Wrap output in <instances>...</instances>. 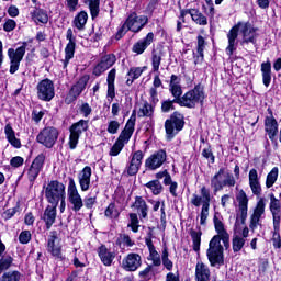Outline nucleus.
I'll use <instances>...</instances> for the list:
<instances>
[{
  "instance_id": "1",
  "label": "nucleus",
  "mask_w": 281,
  "mask_h": 281,
  "mask_svg": "<svg viewBox=\"0 0 281 281\" xmlns=\"http://www.w3.org/2000/svg\"><path fill=\"white\" fill-rule=\"evenodd\" d=\"M213 223L217 235L213 236L210 240L206 256L211 267L221 269V267L225 265V254L223 245L225 249L229 247V233H227V231L225 229V224H223V217L221 216V214L215 213L213 217ZM221 240L223 245H221Z\"/></svg>"
},
{
  "instance_id": "2",
  "label": "nucleus",
  "mask_w": 281,
  "mask_h": 281,
  "mask_svg": "<svg viewBox=\"0 0 281 281\" xmlns=\"http://www.w3.org/2000/svg\"><path fill=\"white\" fill-rule=\"evenodd\" d=\"M238 31L243 35L241 43H256V38L258 36L256 32L258 31V27H254L249 22H239L233 26L227 34L228 46L226 47V53L228 56H232L234 52H236V47L238 45Z\"/></svg>"
},
{
  "instance_id": "3",
  "label": "nucleus",
  "mask_w": 281,
  "mask_h": 281,
  "mask_svg": "<svg viewBox=\"0 0 281 281\" xmlns=\"http://www.w3.org/2000/svg\"><path fill=\"white\" fill-rule=\"evenodd\" d=\"M190 203L191 205H194V207H201L202 205L199 215L200 225H202V227H205L207 225V217L210 216V203H212V193L210 192V189L203 186L200 189V195L196 193L192 194Z\"/></svg>"
},
{
  "instance_id": "4",
  "label": "nucleus",
  "mask_w": 281,
  "mask_h": 281,
  "mask_svg": "<svg viewBox=\"0 0 281 281\" xmlns=\"http://www.w3.org/2000/svg\"><path fill=\"white\" fill-rule=\"evenodd\" d=\"M146 25H148V18L146 15H137L136 12H132L125 20L122 27L117 31L116 40L120 41L126 32H134V34H138V32H142Z\"/></svg>"
},
{
  "instance_id": "5",
  "label": "nucleus",
  "mask_w": 281,
  "mask_h": 281,
  "mask_svg": "<svg viewBox=\"0 0 281 281\" xmlns=\"http://www.w3.org/2000/svg\"><path fill=\"white\" fill-rule=\"evenodd\" d=\"M203 100H205V92L203 91V87L198 85L186 92L181 99H178V104L187 109H194L196 104H203Z\"/></svg>"
},
{
  "instance_id": "6",
  "label": "nucleus",
  "mask_w": 281,
  "mask_h": 281,
  "mask_svg": "<svg viewBox=\"0 0 281 281\" xmlns=\"http://www.w3.org/2000/svg\"><path fill=\"white\" fill-rule=\"evenodd\" d=\"M236 186V178L229 172H225L224 168H221L212 178H211V188L216 194L221 192L223 188H234Z\"/></svg>"
},
{
  "instance_id": "7",
  "label": "nucleus",
  "mask_w": 281,
  "mask_h": 281,
  "mask_svg": "<svg viewBox=\"0 0 281 281\" xmlns=\"http://www.w3.org/2000/svg\"><path fill=\"white\" fill-rule=\"evenodd\" d=\"M45 196L46 201H48L50 205H58V203H60V199L67 196V193L65 192V184L58 180L48 182L45 187Z\"/></svg>"
},
{
  "instance_id": "8",
  "label": "nucleus",
  "mask_w": 281,
  "mask_h": 281,
  "mask_svg": "<svg viewBox=\"0 0 281 281\" xmlns=\"http://www.w3.org/2000/svg\"><path fill=\"white\" fill-rule=\"evenodd\" d=\"M161 66V54L153 52L151 54V67L153 71L157 74L154 77V88H150L149 95L150 100L154 104H157L159 102V98L157 97V89L161 87V78H159V67Z\"/></svg>"
},
{
  "instance_id": "9",
  "label": "nucleus",
  "mask_w": 281,
  "mask_h": 281,
  "mask_svg": "<svg viewBox=\"0 0 281 281\" xmlns=\"http://www.w3.org/2000/svg\"><path fill=\"white\" fill-rule=\"evenodd\" d=\"M186 122L183 121V115L179 113H173L170 119L165 122V131L166 137L170 142V139H175V135L180 131H183V126Z\"/></svg>"
},
{
  "instance_id": "10",
  "label": "nucleus",
  "mask_w": 281,
  "mask_h": 281,
  "mask_svg": "<svg viewBox=\"0 0 281 281\" xmlns=\"http://www.w3.org/2000/svg\"><path fill=\"white\" fill-rule=\"evenodd\" d=\"M58 128L54 126L44 127L37 135L36 140L45 148H54V144L58 140Z\"/></svg>"
},
{
  "instance_id": "11",
  "label": "nucleus",
  "mask_w": 281,
  "mask_h": 281,
  "mask_svg": "<svg viewBox=\"0 0 281 281\" xmlns=\"http://www.w3.org/2000/svg\"><path fill=\"white\" fill-rule=\"evenodd\" d=\"M69 131H70L69 148L70 150H76V146H78L80 136L85 132L89 131V121L80 120L79 122L72 124Z\"/></svg>"
},
{
  "instance_id": "12",
  "label": "nucleus",
  "mask_w": 281,
  "mask_h": 281,
  "mask_svg": "<svg viewBox=\"0 0 281 281\" xmlns=\"http://www.w3.org/2000/svg\"><path fill=\"white\" fill-rule=\"evenodd\" d=\"M68 201L71 205L72 212H80V210L85 207V201H82V196L78 192V187H76L74 178H69Z\"/></svg>"
},
{
  "instance_id": "13",
  "label": "nucleus",
  "mask_w": 281,
  "mask_h": 281,
  "mask_svg": "<svg viewBox=\"0 0 281 281\" xmlns=\"http://www.w3.org/2000/svg\"><path fill=\"white\" fill-rule=\"evenodd\" d=\"M27 48V43L24 42L22 46L8 49V56L10 60V74H16L19 71V67L21 66V60H23V56H25V49Z\"/></svg>"
},
{
  "instance_id": "14",
  "label": "nucleus",
  "mask_w": 281,
  "mask_h": 281,
  "mask_svg": "<svg viewBox=\"0 0 281 281\" xmlns=\"http://www.w3.org/2000/svg\"><path fill=\"white\" fill-rule=\"evenodd\" d=\"M37 98L43 102H52L56 92L54 91V81L49 79H43L37 83Z\"/></svg>"
},
{
  "instance_id": "15",
  "label": "nucleus",
  "mask_w": 281,
  "mask_h": 281,
  "mask_svg": "<svg viewBox=\"0 0 281 281\" xmlns=\"http://www.w3.org/2000/svg\"><path fill=\"white\" fill-rule=\"evenodd\" d=\"M166 150L160 149L145 160V168L146 170H157L166 164Z\"/></svg>"
},
{
  "instance_id": "16",
  "label": "nucleus",
  "mask_w": 281,
  "mask_h": 281,
  "mask_svg": "<svg viewBox=\"0 0 281 281\" xmlns=\"http://www.w3.org/2000/svg\"><path fill=\"white\" fill-rule=\"evenodd\" d=\"M66 38L68 43L65 47V59L61 60L64 69H67L69 60H71L74 54H76V36H74V31L71 29L67 30Z\"/></svg>"
},
{
  "instance_id": "17",
  "label": "nucleus",
  "mask_w": 281,
  "mask_h": 281,
  "mask_svg": "<svg viewBox=\"0 0 281 281\" xmlns=\"http://www.w3.org/2000/svg\"><path fill=\"white\" fill-rule=\"evenodd\" d=\"M137 120V116L135 115V112L131 115L128 119L124 130L119 135V138L116 139V143L126 146V143L130 142L131 137H133V133H135V122Z\"/></svg>"
},
{
  "instance_id": "18",
  "label": "nucleus",
  "mask_w": 281,
  "mask_h": 281,
  "mask_svg": "<svg viewBox=\"0 0 281 281\" xmlns=\"http://www.w3.org/2000/svg\"><path fill=\"white\" fill-rule=\"evenodd\" d=\"M63 246H60V239L58 238V233L52 231L48 236L47 241V252L52 254L54 258H63Z\"/></svg>"
},
{
  "instance_id": "19",
  "label": "nucleus",
  "mask_w": 281,
  "mask_h": 281,
  "mask_svg": "<svg viewBox=\"0 0 281 281\" xmlns=\"http://www.w3.org/2000/svg\"><path fill=\"white\" fill-rule=\"evenodd\" d=\"M43 166H45V156L44 154H40L33 160L27 171V179L29 181H31V183H34V181H36V178L38 177V175H41V171L43 170Z\"/></svg>"
},
{
  "instance_id": "20",
  "label": "nucleus",
  "mask_w": 281,
  "mask_h": 281,
  "mask_svg": "<svg viewBox=\"0 0 281 281\" xmlns=\"http://www.w3.org/2000/svg\"><path fill=\"white\" fill-rule=\"evenodd\" d=\"M153 41H155V33L149 32L143 40L137 41L134 43L132 47L133 54H137V56L144 54L150 45H153Z\"/></svg>"
},
{
  "instance_id": "21",
  "label": "nucleus",
  "mask_w": 281,
  "mask_h": 281,
  "mask_svg": "<svg viewBox=\"0 0 281 281\" xmlns=\"http://www.w3.org/2000/svg\"><path fill=\"white\" fill-rule=\"evenodd\" d=\"M125 271H137L142 267V256L131 252L122 261Z\"/></svg>"
},
{
  "instance_id": "22",
  "label": "nucleus",
  "mask_w": 281,
  "mask_h": 281,
  "mask_svg": "<svg viewBox=\"0 0 281 281\" xmlns=\"http://www.w3.org/2000/svg\"><path fill=\"white\" fill-rule=\"evenodd\" d=\"M115 55L109 54L102 57L101 61L94 67L93 75L102 76L106 69H111L115 65Z\"/></svg>"
},
{
  "instance_id": "23",
  "label": "nucleus",
  "mask_w": 281,
  "mask_h": 281,
  "mask_svg": "<svg viewBox=\"0 0 281 281\" xmlns=\"http://www.w3.org/2000/svg\"><path fill=\"white\" fill-rule=\"evenodd\" d=\"M238 207H239V216L241 218V223L247 221V212L249 205V198H247V193L245 190L240 189L236 195Z\"/></svg>"
},
{
  "instance_id": "24",
  "label": "nucleus",
  "mask_w": 281,
  "mask_h": 281,
  "mask_svg": "<svg viewBox=\"0 0 281 281\" xmlns=\"http://www.w3.org/2000/svg\"><path fill=\"white\" fill-rule=\"evenodd\" d=\"M143 159L144 153L142 150H137L132 155L130 165L127 166V175L130 177H134V175H137V172H139Z\"/></svg>"
},
{
  "instance_id": "25",
  "label": "nucleus",
  "mask_w": 281,
  "mask_h": 281,
  "mask_svg": "<svg viewBox=\"0 0 281 281\" xmlns=\"http://www.w3.org/2000/svg\"><path fill=\"white\" fill-rule=\"evenodd\" d=\"M265 215V201L263 200H259L257 202V205L254 210L252 215L250 216V229H256V227H258V225H260V218H262V216Z\"/></svg>"
},
{
  "instance_id": "26",
  "label": "nucleus",
  "mask_w": 281,
  "mask_h": 281,
  "mask_svg": "<svg viewBox=\"0 0 281 281\" xmlns=\"http://www.w3.org/2000/svg\"><path fill=\"white\" fill-rule=\"evenodd\" d=\"M81 192H87L91 186V167L86 166L78 175Z\"/></svg>"
},
{
  "instance_id": "27",
  "label": "nucleus",
  "mask_w": 281,
  "mask_h": 281,
  "mask_svg": "<svg viewBox=\"0 0 281 281\" xmlns=\"http://www.w3.org/2000/svg\"><path fill=\"white\" fill-rule=\"evenodd\" d=\"M169 91L175 98L173 102L179 104V100H181V95H183V90L181 89V85H179V77H177V75L171 76Z\"/></svg>"
},
{
  "instance_id": "28",
  "label": "nucleus",
  "mask_w": 281,
  "mask_h": 281,
  "mask_svg": "<svg viewBox=\"0 0 281 281\" xmlns=\"http://www.w3.org/2000/svg\"><path fill=\"white\" fill-rule=\"evenodd\" d=\"M248 179L252 194H255L256 196H260L262 188L260 187V178H258V170L250 169Z\"/></svg>"
},
{
  "instance_id": "29",
  "label": "nucleus",
  "mask_w": 281,
  "mask_h": 281,
  "mask_svg": "<svg viewBox=\"0 0 281 281\" xmlns=\"http://www.w3.org/2000/svg\"><path fill=\"white\" fill-rule=\"evenodd\" d=\"M270 115L265 120L266 132L268 133L269 139H273L278 135V121L273 117V113L268 109Z\"/></svg>"
},
{
  "instance_id": "30",
  "label": "nucleus",
  "mask_w": 281,
  "mask_h": 281,
  "mask_svg": "<svg viewBox=\"0 0 281 281\" xmlns=\"http://www.w3.org/2000/svg\"><path fill=\"white\" fill-rule=\"evenodd\" d=\"M57 207H58V205L52 204L45 209L42 220L44 221V223L46 225V229H52V225H54V223H56V209Z\"/></svg>"
},
{
  "instance_id": "31",
  "label": "nucleus",
  "mask_w": 281,
  "mask_h": 281,
  "mask_svg": "<svg viewBox=\"0 0 281 281\" xmlns=\"http://www.w3.org/2000/svg\"><path fill=\"white\" fill-rule=\"evenodd\" d=\"M98 256L104 267H111V265H113V260H115V252L110 251L104 245L99 247Z\"/></svg>"
},
{
  "instance_id": "32",
  "label": "nucleus",
  "mask_w": 281,
  "mask_h": 281,
  "mask_svg": "<svg viewBox=\"0 0 281 281\" xmlns=\"http://www.w3.org/2000/svg\"><path fill=\"white\" fill-rule=\"evenodd\" d=\"M270 212L272 214L273 224L281 223V204L276 195L270 194Z\"/></svg>"
},
{
  "instance_id": "33",
  "label": "nucleus",
  "mask_w": 281,
  "mask_h": 281,
  "mask_svg": "<svg viewBox=\"0 0 281 281\" xmlns=\"http://www.w3.org/2000/svg\"><path fill=\"white\" fill-rule=\"evenodd\" d=\"M89 82V76H82L77 83H75L69 92L70 98H72V100H76V98H78V95H80V93H82L85 91V89H87V83Z\"/></svg>"
},
{
  "instance_id": "34",
  "label": "nucleus",
  "mask_w": 281,
  "mask_h": 281,
  "mask_svg": "<svg viewBox=\"0 0 281 281\" xmlns=\"http://www.w3.org/2000/svg\"><path fill=\"white\" fill-rule=\"evenodd\" d=\"M210 267L203 261H198L195 266V280L196 281H210Z\"/></svg>"
},
{
  "instance_id": "35",
  "label": "nucleus",
  "mask_w": 281,
  "mask_h": 281,
  "mask_svg": "<svg viewBox=\"0 0 281 281\" xmlns=\"http://www.w3.org/2000/svg\"><path fill=\"white\" fill-rule=\"evenodd\" d=\"M4 133L7 135V139L13 148H20L21 147V139L16 138V134L14 133V130L12 128L11 124H7L4 127Z\"/></svg>"
},
{
  "instance_id": "36",
  "label": "nucleus",
  "mask_w": 281,
  "mask_h": 281,
  "mask_svg": "<svg viewBox=\"0 0 281 281\" xmlns=\"http://www.w3.org/2000/svg\"><path fill=\"white\" fill-rule=\"evenodd\" d=\"M261 76L262 82L265 87H269L271 85V61L267 60L261 64Z\"/></svg>"
},
{
  "instance_id": "37",
  "label": "nucleus",
  "mask_w": 281,
  "mask_h": 281,
  "mask_svg": "<svg viewBox=\"0 0 281 281\" xmlns=\"http://www.w3.org/2000/svg\"><path fill=\"white\" fill-rule=\"evenodd\" d=\"M133 207L140 212L142 218H146V216H148V204H146V200H144V198L136 196Z\"/></svg>"
},
{
  "instance_id": "38",
  "label": "nucleus",
  "mask_w": 281,
  "mask_h": 281,
  "mask_svg": "<svg viewBox=\"0 0 281 281\" xmlns=\"http://www.w3.org/2000/svg\"><path fill=\"white\" fill-rule=\"evenodd\" d=\"M32 19L35 23H47L49 21V16L47 13L42 9H35L32 13Z\"/></svg>"
},
{
  "instance_id": "39",
  "label": "nucleus",
  "mask_w": 281,
  "mask_h": 281,
  "mask_svg": "<svg viewBox=\"0 0 281 281\" xmlns=\"http://www.w3.org/2000/svg\"><path fill=\"white\" fill-rule=\"evenodd\" d=\"M88 19L89 15L87 14V12L81 11L78 15L75 16V27H77V30H85V25H87Z\"/></svg>"
},
{
  "instance_id": "40",
  "label": "nucleus",
  "mask_w": 281,
  "mask_h": 281,
  "mask_svg": "<svg viewBox=\"0 0 281 281\" xmlns=\"http://www.w3.org/2000/svg\"><path fill=\"white\" fill-rule=\"evenodd\" d=\"M154 113L153 105L145 101L138 110V117H151Z\"/></svg>"
},
{
  "instance_id": "41",
  "label": "nucleus",
  "mask_w": 281,
  "mask_h": 281,
  "mask_svg": "<svg viewBox=\"0 0 281 281\" xmlns=\"http://www.w3.org/2000/svg\"><path fill=\"white\" fill-rule=\"evenodd\" d=\"M191 19L196 25H207V18L198 9H193Z\"/></svg>"
},
{
  "instance_id": "42",
  "label": "nucleus",
  "mask_w": 281,
  "mask_h": 281,
  "mask_svg": "<svg viewBox=\"0 0 281 281\" xmlns=\"http://www.w3.org/2000/svg\"><path fill=\"white\" fill-rule=\"evenodd\" d=\"M272 245L274 249L281 248L280 223L273 224Z\"/></svg>"
},
{
  "instance_id": "43",
  "label": "nucleus",
  "mask_w": 281,
  "mask_h": 281,
  "mask_svg": "<svg viewBox=\"0 0 281 281\" xmlns=\"http://www.w3.org/2000/svg\"><path fill=\"white\" fill-rule=\"evenodd\" d=\"M161 262H162V266L165 267V269H167V271H170L172 269V267H175V263L172 262V260H170V254L168 252L167 247H165L162 249Z\"/></svg>"
},
{
  "instance_id": "44",
  "label": "nucleus",
  "mask_w": 281,
  "mask_h": 281,
  "mask_svg": "<svg viewBox=\"0 0 281 281\" xmlns=\"http://www.w3.org/2000/svg\"><path fill=\"white\" fill-rule=\"evenodd\" d=\"M12 262H14V258L10 255H5L0 258V274L3 273V271H8L10 267H12Z\"/></svg>"
},
{
  "instance_id": "45",
  "label": "nucleus",
  "mask_w": 281,
  "mask_h": 281,
  "mask_svg": "<svg viewBox=\"0 0 281 281\" xmlns=\"http://www.w3.org/2000/svg\"><path fill=\"white\" fill-rule=\"evenodd\" d=\"M145 186L155 195L161 194V191L164 190V186H161V182H159V180H151V181L147 182Z\"/></svg>"
},
{
  "instance_id": "46",
  "label": "nucleus",
  "mask_w": 281,
  "mask_h": 281,
  "mask_svg": "<svg viewBox=\"0 0 281 281\" xmlns=\"http://www.w3.org/2000/svg\"><path fill=\"white\" fill-rule=\"evenodd\" d=\"M205 49V38L202 35L198 36V54L199 56L195 59V65L203 63V52Z\"/></svg>"
},
{
  "instance_id": "47",
  "label": "nucleus",
  "mask_w": 281,
  "mask_h": 281,
  "mask_svg": "<svg viewBox=\"0 0 281 281\" xmlns=\"http://www.w3.org/2000/svg\"><path fill=\"white\" fill-rule=\"evenodd\" d=\"M190 234L193 243V251H200L201 250V232L191 229Z\"/></svg>"
},
{
  "instance_id": "48",
  "label": "nucleus",
  "mask_w": 281,
  "mask_h": 281,
  "mask_svg": "<svg viewBox=\"0 0 281 281\" xmlns=\"http://www.w3.org/2000/svg\"><path fill=\"white\" fill-rule=\"evenodd\" d=\"M153 205H154L153 206L154 212H157L160 209V212H161L160 221L161 223L166 224V203L165 202L161 203L160 201H154Z\"/></svg>"
},
{
  "instance_id": "49",
  "label": "nucleus",
  "mask_w": 281,
  "mask_h": 281,
  "mask_svg": "<svg viewBox=\"0 0 281 281\" xmlns=\"http://www.w3.org/2000/svg\"><path fill=\"white\" fill-rule=\"evenodd\" d=\"M278 181V167L272 168V170L268 173L266 180L267 188H273V183Z\"/></svg>"
},
{
  "instance_id": "50",
  "label": "nucleus",
  "mask_w": 281,
  "mask_h": 281,
  "mask_svg": "<svg viewBox=\"0 0 281 281\" xmlns=\"http://www.w3.org/2000/svg\"><path fill=\"white\" fill-rule=\"evenodd\" d=\"M130 221L131 222L127 227H131L132 232H134V234H137L139 232V218L135 213H131Z\"/></svg>"
},
{
  "instance_id": "51",
  "label": "nucleus",
  "mask_w": 281,
  "mask_h": 281,
  "mask_svg": "<svg viewBox=\"0 0 281 281\" xmlns=\"http://www.w3.org/2000/svg\"><path fill=\"white\" fill-rule=\"evenodd\" d=\"M149 260H151L153 267H161V255L157 249L149 250Z\"/></svg>"
},
{
  "instance_id": "52",
  "label": "nucleus",
  "mask_w": 281,
  "mask_h": 281,
  "mask_svg": "<svg viewBox=\"0 0 281 281\" xmlns=\"http://www.w3.org/2000/svg\"><path fill=\"white\" fill-rule=\"evenodd\" d=\"M21 280V273L19 271L5 272L0 281H19Z\"/></svg>"
},
{
  "instance_id": "53",
  "label": "nucleus",
  "mask_w": 281,
  "mask_h": 281,
  "mask_svg": "<svg viewBox=\"0 0 281 281\" xmlns=\"http://www.w3.org/2000/svg\"><path fill=\"white\" fill-rule=\"evenodd\" d=\"M243 247H245V238H243L240 236H235L233 238V251L236 254V252L240 251V249H243Z\"/></svg>"
},
{
  "instance_id": "54",
  "label": "nucleus",
  "mask_w": 281,
  "mask_h": 281,
  "mask_svg": "<svg viewBox=\"0 0 281 281\" xmlns=\"http://www.w3.org/2000/svg\"><path fill=\"white\" fill-rule=\"evenodd\" d=\"M146 69L145 67H133L130 69L127 76H130V78H133V80H137V78H139V76H142V74H144V70Z\"/></svg>"
},
{
  "instance_id": "55",
  "label": "nucleus",
  "mask_w": 281,
  "mask_h": 281,
  "mask_svg": "<svg viewBox=\"0 0 281 281\" xmlns=\"http://www.w3.org/2000/svg\"><path fill=\"white\" fill-rule=\"evenodd\" d=\"M30 240H32V233H30V231H23L20 233L19 241L21 243V245H27Z\"/></svg>"
},
{
  "instance_id": "56",
  "label": "nucleus",
  "mask_w": 281,
  "mask_h": 281,
  "mask_svg": "<svg viewBox=\"0 0 281 281\" xmlns=\"http://www.w3.org/2000/svg\"><path fill=\"white\" fill-rule=\"evenodd\" d=\"M175 104H177V101L175 99L172 101H164L161 104V111L162 113H168L170 111H175Z\"/></svg>"
},
{
  "instance_id": "57",
  "label": "nucleus",
  "mask_w": 281,
  "mask_h": 281,
  "mask_svg": "<svg viewBox=\"0 0 281 281\" xmlns=\"http://www.w3.org/2000/svg\"><path fill=\"white\" fill-rule=\"evenodd\" d=\"M98 14H100V0H91L92 19H97Z\"/></svg>"
},
{
  "instance_id": "58",
  "label": "nucleus",
  "mask_w": 281,
  "mask_h": 281,
  "mask_svg": "<svg viewBox=\"0 0 281 281\" xmlns=\"http://www.w3.org/2000/svg\"><path fill=\"white\" fill-rule=\"evenodd\" d=\"M119 245H126V247H133L135 243L131 239V236L123 234L120 235Z\"/></svg>"
},
{
  "instance_id": "59",
  "label": "nucleus",
  "mask_w": 281,
  "mask_h": 281,
  "mask_svg": "<svg viewBox=\"0 0 281 281\" xmlns=\"http://www.w3.org/2000/svg\"><path fill=\"white\" fill-rule=\"evenodd\" d=\"M123 148L124 146L121 143L115 142L112 148L110 149V156L117 157V155L122 153Z\"/></svg>"
},
{
  "instance_id": "60",
  "label": "nucleus",
  "mask_w": 281,
  "mask_h": 281,
  "mask_svg": "<svg viewBox=\"0 0 281 281\" xmlns=\"http://www.w3.org/2000/svg\"><path fill=\"white\" fill-rule=\"evenodd\" d=\"M120 131V122L117 121H111L108 125V133L111 135H115Z\"/></svg>"
},
{
  "instance_id": "61",
  "label": "nucleus",
  "mask_w": 281,
  "mask_h": 281,
  "mask_svg": "<svg viewBox=\"0 0 281 281\" xmlns=\"http://www.w3.org/2000/svg\"><path fill=\"white\" fill-rule=\"evenodd\" d=\"M97 203V198L95 196H87L83 200V205L87 207V210L93 209V205Z\"/></svg>"
},
{
  "instance_id": "62",
  "label": "nucleus",
  "mask_w": 281,
  "mask_h": 281,
  "mask_svg": "<svg viewBox=\"0 0 281 281\" xmlns=\"http://www.w3.org/2000/svg\"><path fill=\"white\" fill-rule=\"evenodd\" d=\"M105 216L108 218H116L117 212L115 211V204H110L105 210Z\"/></svg>"
},
{
  "instance_id": "63",
  "label": "nucleus",
  "mask_w": 281,
  "mask_h": 281,
  "mask_svg": "<svg viewBox=\"0 0 281 281\" xmlns=\"http://www.w3.org/2000/svg\"><path fill=\"white\" fill-rule=\"evenodd\" d=\"M16 27V21L9 19L3 25L4 32H12Z\"/></svg>"
},
{
  "instance_id": "64",
  "label": "nucleus",
  "mask_w": 281,
  "mask_h": 281,
  "mask_svg": "<svg viewBox=\"0 0 281 281\" xmlns=\"http://www.w3.org/2000/svg\"><path fill=\"white\" fill-rule=\"evenodd\" d=\"M23 157H20V156H16V157H13L11 160H10V164L13 168H21V165L23 164Z\"/></svg>"
}]
</instances>
